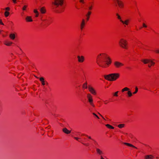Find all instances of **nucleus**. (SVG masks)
I'll return each instance as SVG.
<instances>
[{"mask_svg":"<svg viewBox=\"0 0 159 159\" xmlns=\"http://www.w3.org/2000/svg\"><path fill=\"white\" fill-rule=\"evenodd\" d=\"M97 63L99 66L103 68H107L111 64V60L106 54L101 53L98 56Z\"/></svg>","mask_w":159,"mask_h":159,"instance_id":"obj_1","label":"nucleus"},{"mask_svg":"<svg viewBox=\"0 0 159 159\" xmlns=\"http://www.w3.org/2000/svg\"><path fill=\"white\" fill-rule=\"evenodd\" d=\"M64 0H54L52 4L55 6L53 9L58 13H61L64 11L65 7L63 5Z\"/></svg>","mask_w":159,"mask_h":159,"instance_id":"obj_2","label":"nucleus"},{"mask_svg":"<svg viewBox=\"0 0 159 159\" xmlns=\"http://www.w3.org/2000/svg\"><path fill=\"white\" fill-rule=\"evenodd\" d=\"M119 73H112L108 75H104V78L106 80L110 81H114L116 80L120 77Z\"/></svg>","mask_w":159,"mask_h":159,"instance_id":"obj_3","label":"nucleus"},{"mask_svg":"<svg viewBox=\"0 0 159 159\" xmlns=\"http://www.w3.org/2000/svg\"><path fill=\"white\" fill-rule=\"evenodd\" d=\"M119 44L121 48L124 49H127L128 48V42L125 39H120L119 42Z\"/></svg>","mask_w":159,"mask_h":159,"instance_id":"obj_4","label":"nucleus"},{"mask_svg":"<svg viewBox=\"0 0 159 159\" xmlns=\"http://www.w3.org/2000/svg\"><path fill=\"white\" fill-rule=\"evenodd\" d=\"M154 60V59H142L141 61L144 64H148V67L150 68L152 66H153L155 65V62L153 61Z\"/></svg>","mask_w":159,"mask_h":159,"instance_id":"obj_5","label":"nucleus"},{"mask_svg":"<svg viewBox=\"0 0 159 159\" xmlns=\"http://www.w3.org/2000/svg\"><path fill=\"white\" fill-rule=\"evenodd\" d=\"M87 98L90 105L92 107H94V105L93 103V99L91 94L89 93L87 94Z\"/></svg>","mask_w":159,"mask_h":159,"instance_id":"obj_6","label":"nucleus"},{"mask_svg":"<svg viewBox=\"0 0 159 159\" xmlns=\"http://www.w3.org/2000/svg\"><path fill=\"white\" fill-rule=\"evenodd\" d=\"M114 67L116 68H120L123 66L124 64L123 63L118 61H115L113 62Z\"/></svg>","mask_w":159,"mask_h":159,"instance_id":"obj_7","label":"nucleus"},{"mask_svg":"<svg viewBox=\"0 0 159 159\" xmlns=\"http://www.w3.org/2000/svg\"><path fill=\"white\" fill-rule=\"evenodd\" d=\"M127 91L128 92L127 93V94L128 95V96L129 97H132L133 95V94L131 91L130 90V89L127 88V87H125L123 89H122L121 90V92H123L125 91Z\"/></svg>","mask_w":159,"mask_h":159,"instance_id":"obj_8","label":"nucleus"},{"mask_svg":"<svg viewBox=\"0 0 159 159\" xmlns=\"http://www.w3.org/2000/svg\"><path fill=\"white\" fill-rule=\"evenodd\" d=\"M88 89L89 92L93 95H96L97 92L96 90L93 87L89 86L88 87Z\"/></svg>","mask_w":159,"mask_h":159,"instance_id":"obj_9","label":"nucleus"},{"mask_svg":"<svg viewBox=\"0 0 159 159\" xmlns=\"http://www.w3.org/2000/svg\"><path fill=\"white\" fill-rule=\"evenodd\" d=\"M87 22L84 19H83L82 20L80 24V29L81 31L83 30Z\"/></svg>","mask_w":159,"mask_h":159,"instance_id":"obj_10","label":"nucleus"},{"mask_svg":"<svg viewBox=\"0 0 159 159\" xmlns=\"http://www.w3.org/2000/svg\"><path fill=\"white\" fill-rule=\"evenodd\" d=\"M114 1L116 2L119 7L121 8H123L124 7V4L122 1L120 0H114Z\"/></svg>","mask_w":159,"mask_h":159,"instance_id":"obj_11","label":"nucleus"},{"mask_svg":"<svg viewBox=\"0 0 159 159\" xmlns=\"http://www.w3.org/2000/svg\"><path fill=\"white\" fill-rule=\"evenodd\" d=\"M78 61L80 63H83L85 60L84 57L83 56L78 55L77 56Z\"/></svg>","mask_w":159,"mask_h":159,"instance_id":"obj_12","label":"nucleus"},{"mask_svg":"<svg viewBox=\"0 0 159 159\" xmlns=\"http://www.w3.org/2000/svg\"><path fill=\"white\" fill-rule=\"evenodd\" d=\"M28 9L29 8L28 4L27 3H24L22 7V11H27Z\"/></svg>","mask_w":159,"mask_h":159,"instance_id":"obj_13","label":"nucleus"},{"mask_svg":"<svg viewBox=\"0 0 159 159\" xmlns=\"http://www.w3.org/2000/svg\"><path fill=\"white\" fill-rule=\"evenodd\" d=\"M16 35V32L11 33L9 34V37L11 40H14L15 39Z\"/></svg>","mask_w":159,"mask_h":159,"instance_id":"obj_14","label":"nucleus"},{"mask_svg":"<svg viewBox=\"0 0 159 159\" xmlns=\"http://www.w3.org/2000/svg\"><path fill=\"white\" fill-rule=\"evenodd\" d=\"M12 43H13L12 42L8 40H5L4 42V44L8 46H11Z\"/></svg>","mask_w":159,"mask_h":159,"instance_id":"obj_15","label":"nucleus"},{"mask_svg":"<svg viewBox=\"0 0 159 159\" xmlns=\"http://www.w3.org/2000/svg\"><path fill=\"white\" fill-rule=\"evenodd\" d=\"M91 14V11H88L85 15V20L87 22L89 20L90 16Z\"/></svg>","mask_w":159,"mask_h":159,"instance_id":"obj_16","label":"nucleus"},{"mask_svg":"<svg viewBox=\"0 0 159 159\" xmlns=\"http://www.w3.org/2000/svg\"><path fill=\"white\" fill-rule=\"evenodd\" d=\"M25 19L27 22H31L33 21L31 16H26Z\"/></svg>","mask_w":159,"mask_h":159,"instance_id":"obj_17","label":"nucleus"},{"mask_svg":"<svg viewBox=\"0 0 159 159\" xmlns=\"http://www.w3.org/2000/svg\"><path fill=\"white\" fill-rule=\"evenodd\" d=\"M62 131L65 133L69 134L71 133V130H68L66 128H65L62 129Z\"/></svg>","mask_w":159,"mask_h":159,"instance_id":"obj_18","label":"nucleus"},{"mask_svg":"<svg viewBox=\"0 0 159 159\" xmlns=\"http://www.w3.org/2000/svg\"><path fill=\"white\" fill-rule=\"evenodd\" d=\"M96 151L98 154L101 155L103 154L102 151L98 148H96Z\"/></svg>","mask_w":159,"mask_h":159,"instance_id":"obj_19","label":"nucleus"},{"mask_svg":"<svg viewBox=\"0 0 159 159\" xmlns=\"http://www.w3.org/2000/svg\"><path fill=\"white\" fill-rule=\"evenodd\" d=\"M130 20L129 19H126L125 21H124L123 20H121V22L123 24L126 25H128L129 23Z\"/></svg>","mask_w":159,"mask_h":159,"instance_id":"obj_20","label":"nucleus"},{"mask_svg":"<svg viewBox=\"0 0 159 159\" xmlns=\"http://www.w3.org/2000/svg\"><path fill=\"white\" fill-rule=\"evenodd\" d=\"M51 23L50 20L49 19H47L46 21L44 23V25L46 26H48Z\"/></svg>","mask_w":159,"mask_h":159,"instance_id":"obj_21","label":"nucleus"},{"mask_svg":"<svg viewBox=\"0 0 159 159\" xmlns=\"http://www.w3.org/2000/svg\"><path fill=\"white\" fill-rule=\"evenodd\" d=\"M145 159H154V157L151 155H146L145 156Z\"/></svg>","mask_w":159,"mask_h":159,"instance_id":"obj_22","label":"nucleus"},{"mask_svg":"<svg viewBox=\"0 0 159 159\" xmlns=\"http://www.w3.org/2000/svg\"><path fill=\"white\" fill-rule=\"evenodd\" d=\"M39 80L42 83V84L43 85H44L45 84V81H44V79L43 77H41L39 78Z\"/></svg>","mask_w":159,"mask_h":159,"instance_id":"obj_23","label":"nucleus"},{"mask_svg":"<svg viewBox=\"0 0 159 159\" xmlns=\"http://www.w3.org/2000/svg\"><path fill=\"white\" fill-rule=\"evenodd\" d=\"M124 143V144H125L126 145H127L128 146H129L130 147H132L136 149L137 148L136 147H135V146H134V145H132L130 143Z\"/></svg>","mask_w":159,"mask_h":159,"instance_id":"obj_24","label":"nucleus"},{"mask_svg":"<svg viewBox=\"0 0 159 159\" xmlns=\"http://www.w3.org/2000/svg\"><path fill=\"white\" fill-rule=\"evenodd\" d=\"M34 12L35 14V16L38 17L39 15V12L37 9H34Z\"/></svg>","mask_w":159,"mask_h":159,"instance_id":"obj_25","label":"nucleus"},{"mask_svg":"<svg viewBox=\"0 0 159 159\" xmlns=\"http://www.w3.org/2000/svg\"><path fill=\"white\" fill-rule=\"evenodd\" d=\"M40 11L42 14H44L46 12V9L43 7H42L40 8Z\"/></svg>","mask_w":159,"mask_h":159,"instance_id":"obj_26","label":"nucleus"},{"mask_svg":"<svg viewBox=\"0 0 159 159\" xmlns=\"http://www.w3.org/2000/svg\"><path fill=\"white\" fill-rule=\"evenodd\" d=\"M10 14V13L9 11H5L4 13V15L6 17H7L9 16Z\"/></svg>","mask_w":159,"mask_h":159,"instance_id":"obj_27","label":"nucleus"},{"mask_svg":"<svg viewBox=\"0 0 159 159\" xmlns=\"http://www.w3.org/2000/svg\"><path fill=\"white\" fill-rule=\"evenodd\" d=\"M82 88L83 89H87V83L85 82L84 84L82 85Z\"/></svg>","mask_w":159,"mask_h":159,"instance_id":"obj_28","label":"nucleus"},{"mask_svg":"<svg viewBox=\"0 0 159 159\" xmlns=\"http://www.w3.org/2000/svg\"><path fill=\"white\" fill-rule=\"evenodd\" d=\"M53 133V131L52 130L49 131L48 133V135L50 137H52V134Z\"/></svg>","mask_w":159,"mask_h":159,"instance_id":"obj_29","label":"nucleus"},{"mask_svg":"<svg viewBox=\"0 0 159 159\" xmlns=\"http://www.w3.org/2000/svg\"><path fill=\"white\" fill-rule=\"evenodd\" d=\"M106 126L108 128L110 129H114V127L110 125L109 124H106Z\"/></svg>","mask_w":159,"mask_h":159,"instance_id":"obj_30","label":"nucleus"},{"mask_svg":"<svg viewBox=\"0 0 159 159\" xmlns=\"http://www.w3.org/2000/svg\"><path fill=\"white\" fill-rule=\"evenodd\" d=\"M124 124H120L118 125V127L120 128H122L125 127Z\"/></svg>","mask_w":159,"mask_h":159,"instance_id":"obj_31","label":"nucleus"},{"mask_svg":"<svg viewBox=\"0 0 159 159\" xmlns=\"http://www.w3.org/2000/svg\"><path fill=\"white\" fill-rule=\"evenodd\" d=\"M116 15L117 17V18L119 20H120V21L121 22V20H121V17H120V16L118 13H117L116 14Z\"/></svg>","mask_w":159,"mask_h":159,"instance_id":"obj_32","label":"nucleus"},{"mask_svg":"<svg viewBox=\"0 0 159 159\" xmlns=\"http://www.w3.org/2000/svg\"><path fill=\"white\" fill-rule=\"evenodd\" d=\"M138 90V88L137 87H136L135 88V91L134 93H133L134 94L136 93H137Z\"/></svg>","mask_w":159,"mask_h":159,"instance_id":"obj_33","label":"nucleus"},{"mask_svg":"<svg viewBox=\"0 0 159 159\" xmlns=\"http://www.w3.org/2000/svg\"><path fill=\"white\" fill-rule=\"evenodd\" d=\"M10 8L9 7H7L4 8V10L5 11H9L10 10Z\"/></svg>","mask_w":159,"mask_h":159,"instance_id":"obj_34","label":"nucleus"},{"mask_svg":"<svg viewBox=\"0 0 159 159\" xmlns=\"http://www.w3.org/2000/svg\"><path fill=\"white\" fill-rule=\"evenodd\" d=\"M47 19L46 18H44L42 17L41 18V20L43 21V24L46 21Z\"/></svg>","mask_w":159,"mask_h":159,"instance_id":"obj_35","label":"nucleus"},{"mask_svg":"<svg viewBox=\"0 0 159 159\" xmlns=\"http://www.w3.org/2000/svg\"><path fill=\"white\" fill-rule=\"evenodd\" d=\"M119 91H117L115 93L113 94V96L116 97H117L118 96V93Z\"/></svg>","mask_w":159,"mask_h":159,"instance_id":"obj_36","label":"nucleus"},{"mask_svg":"<svg viewBox=\"0 0 159 159\" xmlns=\"http://www.w3.org/2000/svg\"><path fill=\"white\" fill-rule=\"evenodd\" d=\"M143 27L146 28L147 27V25L145 23H143Z\"/></svg>","mask_w":159,"mask_h":159,"instance_id":"obj_37","label":"nucleus"},{"mask_svg":"<svg viewBox=\"0 0 159 159\" xmlns=\"http://www.w3.org/2000/svg\"><path fill=\"white\" fill-rule=\"evenodd\" d=\"M79 2L82 4H84L85 3L84 0H79Z\"/></svg>","mask_w":159,"mask_h":159,"instance_id":"obj_38","label":"nucleus"},{"mask_svg":"<svg viewBox=\"0 0 159 159\" xmlns=\"http://www.w3.org/2000/svg\"><path fill=\"white\" fill-rule=\"evenodd\" d=\"M93 8V6L92 5L90 6L89 7L88 9L89 10H92Z\"/></svg>","mask_w":159,"mask_h":159,"instance_id":"obj_39","label":"nucleus"},{"mask_svg":"<svg viewBox=\"0 0 159 159\" xmlns=\"http://www.w3.org/2000/svg\"><path fill=\"white\" fill-rule=\"evenodd\" d=\"M155 52L157 53H159V50L156 49L155 50Z\"/></svg>","mask_w":159,"mask_h":159,"instance_id":"obj_40","label":"nucleus"},{"mask_svg":"<svg viewBox=\"0 0 159 159\" xmlns=\"http://www.w3.org/2000/svg\"><path fill=\"white\" fill-rule=\"evenodd\" d=\"M93 115L95 116L96 117H97V118H98V119H99V117H98V116L96 114H95V113H93Z\"/></svg>","mask_w":159,"mask_h":159,"instance_id":"obj_41","label":"nucleus"},{"mask_svg":"<svg viewBox=\"0 0 159 159\" xmlns=\"http://www.w3.org/2000/svg\"><path fill=\"white\" fill-rule=\"evenodd\" d=\"M0 24L2 25H4V24L2 22V20L1 19H0Z\"/></svg>","mask_w":159,"mask_h":159,"instance_id":"obj_42","label":"nucleus"},{"mask_svg":"<svg viewBox=\"0 0 159 159\" xmlns=\"http://www.w3.org/2000/svg\"><path fill=\"white\" fill-rule=\"evenodd\" d=\"M74 138L77 141H79V139H80V138L77 137H74Z\"/></svg>","mask_w":159,"mask_h":159,"instance_id":"obj_43","label":"nucleus"},{"mask_svg":"<svg viewBox=\"0 0 159 159\" xmlns=\"http://www.w3.org/2000/svg\"><path fill=\"white\" fill-rule=\"evenodd\" d=\"M17 0H12V1L14 3L16 4L17 3L16 2Z\"/></svg>","mask_w":159,"mask_h":159,"instance_id":"obj_44","label":"nucleus"},{"mask_svg":"<svg viewBox=\"0 0 159 159\" xmlns=\"http://www.w3.org/2000/svg\"><path fill=\"white\" fill-rule=\"evenodd\" d=\"M103 101L104 102V104H107V103L108 102L107 100Z\"/></svg>","mask_w":159,"mask_h":159,"instance_id":"obj_45","label":"nucleus"},{"mask_svg":"<svg viewBox=\"0 0 159 159\" xmlns=\"http://www.w3.org/2000/svg\"><path fill=\"white\" fill-rule=\"evenodd\" d=\"M85 136L88 137L89 139L93 140V139H92V138L90 136H88V135H85Z\"/></svg>","mask_w":159,"mask_h":159,"instance_id":"obj_46","label":"nucleus"},{"mask_svg":"<svg viewBox=\"0 0 159 159\" xmlns=\"http://www.w3.org/2000/svg\"><path fill=\"white\" fill-rule=\"evenodd\" d=\"M83 144L85 146H88L89 145V143H83Z\"/></svg>","mask_w":159,"mask_h":159,"instance_id":"obj_47","label":"nucleus"},{"mask_svg":"<svg viewBox=\"0 0 159 159\" xmlns=\"http://www.w3.org/2000/svg\"><path fill=\"white\" fill-rule=\"evenodd\" d=\"M98 114L100 115V116L102 117L103 119L104 120H105V118L103 117L101 115L100 113H98Z\"/></svg>","mask_w":159,"mask_h":159,"instance_id":"obj_48","label":"nucleus"},{"mask_svg":"<svg viewBox=\"0 0 159 159\" xmlns=\"http://www.w3.org/2000/svg\"><path fill=\"white\" fill-rule=\"evenodd\" d=\"M100 159H104L103 157L102 156H100Z\"/></svg>","mask_w":159,"mask_h":159,"instance_id":"obj_49","label":"nucleus"},{"mask_svg":"<svg viewBox=\"0 0 159 159\" xmlns=\"http://www.w3.org/2000/svg\"><path fill=\"white\" fill-rule=\"evenodd\" d=\"M85 135H86L85 134H82L81 135V136H85Z\"/></svg>","mask_w":159,"mask_h":159,"instance_id":"obj_50","label":"nucleus"},{"mask_svg":"<svg viewBox=\"0 0 159 159\" xmlns=\"http://www.w3.org/2000/svg\"><path fill=\"white\" fill-rule=\"evenodd\" d=\"M3 31V30H0V34Z\"/></svg>","mask_w":159,"mask_h":159,"instance_id":"obj_51","label":"nucleus"}]
</instances>
